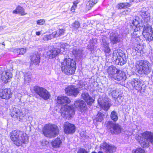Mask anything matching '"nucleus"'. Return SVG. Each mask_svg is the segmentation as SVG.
I'll list each match as a JSON object with an SVG mask.
<instances>
[{
  "mask_svg": "<svg viewBox=\"0 0 153 153\" xmlns=\"http://www.w3.org/2000/svg\"><path fill=\"white\" fill-rule=\"evenodd\" d=\"M70 102V99L65 96H59L57 99V103L62 105L60 109V113L61 116L65 119H69L75 114V110L73 107L67 105Z\"/></svg>",
  "mask_w": 153,
  "mask_h": 153,
  "instance_id": "1",
  "label": "nucleus"
},
{
  "mask_svg": "<svg viewBox=\"0 0 153 153\" xmlns=\"http://www.w3.org/2000/svg\"><path fill=\"white\" fill-rule=\"evenodd\" d=\"M10 136L13 144L17 146H21L22 143L26 144L28 143L27 135L22 132L14 130L10 133Z\"/></svg>",
  "mask_w": 153,
  "mask_h": 153,
  "instance_id": "2",
  "label": "nucleus"
},
{
  "mask_svg": "<svg viewBox=\"0 0 153 153\" xmlns=\"http://www.w3.org/2000/svg\"><path fill=\"white\" fill-rule=\"evenodd\" d=\"M108 77L117 81H124L126 79L125 73L117 68L115 66H109L107 69Z\"/></svg>",
  "mask_w": 153,
  "mask_h": 153,
  "instance_id": "3",
  "label": "nucleus"
},
{
  "mask_svg": "<svg viewBox=\"0 0 153 153\" xmlns=\"http://www.w3.org/2000/svg\"><path fill=\"white\" fill-rule=\"evenodd\" d=\"M61 68L63 73L67 75L74 73L76 68V63L74 60L69 58L65 59L61 62Z\"/></svg>",
  "mask_w": 153,
  "mask_h": 153,
  "instance_id": "4",
  "label": "nucleus"
},
{
  "mask_svg": "<svg viewBox=\"0 0 153 153\" xmlns=\"http://www.w3.org/2000/svg\"><path fill=\"white\" fill-rule=\"evenodd\" d=\"M135 138L139 141L142 147H147L149 146L150 143H153V133L146 131L140 135L137 134Z\"/></svg>",
  "mask_w": 153,
  "mask_h": 153,
  "instance_id": "5",
  "label": "nucleus"
},
{
  "mask_svg": "<svg viewBox=\"0 0 153 153\" xmlns=\"http://www.w3.org/2000/svg\"><path fill=\"white\" fill-rule=\"evenodd\" d=\"M150 63L146 60L137 61L136 63V71L140 74H148L151 71Z\"/></svg>",
  "mask_w": 153,
  "mask_h": 153,
  "instance_id": "6",
  "label": "nucleus"
},
{
  "mask_svg": "<svg viewBox=\"0 0 153 153\" xmlns=\"http://www.w3.org/2000/svg\"><path fill=\"white\" fill-rule=\"evenodd\" d=\"M43 134L46 137H51L56 136L59 132L58 127L51 124L46 125L42 130Z\"/></svg>",
  "mask_w": 153,
  "mask_h": 153,
  "instance_id": "7",
  "label": "nucleus"
},
{
  "mask_svg": "<svg viewBox=\"0 0 153 153\" xmlns=\"http://www.w3.org/2000/svg\"><path fill=\"white\" fill-rule=\"evenodd\" d=\"M60 47V50L58 48H56L50 50L47 52V55L50 58H53L60 53H63V52L65 51L66 49L69 48L70 46L67 44L62 43L61 44Z\"/></svg>",
  "mask_w": 153,
  "mask_h": 153,
  "instance_id": "8",
  "label": "nucleus"
},
{
  "mask_svg": "<svg viewBox=\"0 0 153 153\" xmlns=\"http://www.w3.org/2000/svg\"><path fill=\"white\" fill-rule=\"evenodd\" d=\"M33 90L42 98L47 100L49 98L50 95L45 88L37 86L33 87Z\"/></svg>",
  "mask_w": 153,
  "mask_h": 153,
  "instance_id": "9",
  "label": "nucleus"
},
{
  "mask_svg": "<svg viewBox=\"0 0 153 153\" xmlns=\"http://www.w3.org/2000/svg\"><path fill=\"white\" fill-rule=\"evenodd\" d=\"M143 35L146 40L149 41H152L153 40V33L151 27L147 25L145 26Z\"/></svg>",
  "mask_w": 153,
  "mask_h": 153,
  "instance_id": "10",
  "label": "nucleus"
},
{
  "mask_svg": "<svg viewBox=\"0 0 153 153\" xmlns=\"http://www.w3.org/2000/svg\"><path fill=\"white\" fill-rule=\"evenodd\" d=\"M107 126L109 128L112 134H118L121 131L120 126L118 124L114 123L112 122H108L107 124Z\"/></svg>",
  "mask_w": 153,
  "mask_h": 153,
  "instance_id": "11",
  "label": "nucleus"
},
{
  "mask_svg": "<svg viewBox=\"0 0 153 153\" xmlns=\"http://www.w3.org/2000/svg\"><path fill=\"white\" fill-rule=\"evenodd\" d=\"M116 147L113 145H109L105 142L100 145V149L107 153H113L115 152Z\"/></svg>",
  "mask_w": 153,
  "mask_h": 153,
  "instance_id": "12",
  "label": "nucleus"
},
{
  "mask_svg": "<svg viewBox=\"0 0 153 153\" xmlns=\"http://www.w3.org/2000/svg\"><path fill=\"white\" fill-rule=\"evenodd\" d=\"M63 128L64 131L66 134H73L76 131L75 126L68 122L64 123Z\"/></svg>",
  "mask_w": 153,
  "mask_h": 153,
  "instance_id": "13",
  "label": "nucleus"
},
{
  "mask_svg": "<svg viewBox=\"0 0 153 153\" xmlns=\"http://www.w3.org/2000/svg\"><path fill=\"white\" fill-rule=\"evenodd\" d=\"M12 75V74L9 70H5L0 74V79L4 83H6L10 81Z\"/></svg>",
  "mask_w": 153,
  "mask_h": 153,
  "instance_id": "14",
  "label": "nucleus"
},
{
  "mask_svg": "<svg viewBox=\"0 0 153 153\" xmlns=\"http://www.w3.org/2000/svg\"><path fill=\"white\" fill-rule=\"evenodd\" d=\"M98 102L100 107L105 111L108 110L111 106V104L106 98H100L98 99Z\"/></svg>",
  "mask_w": 153,
  "mask_h": 153,
  "instance_id": "15",
  "label": "nucleus"
},
{
  "mask_svg": "<svg viewBox=\"0 0 153 153\" xmlns=\"http://www.w3.org/2000/svg\"><path fill=\"white\" fill-rule=\"evenodd\" d=\"M65 94L68 95L76 96L79 93L78 88L72 85L67 87L65 89Z\"/></svg>",
  "mask_w": 153,
  "mask_h": 153,
  "instance_id": "16",
  "label": "nucleus"
},
{
  "mask_svg": "<svg viewBox=\"0 0 153 153\" xmlns=\"http://www.w3.org/2000/svg\"><path fill=\"white\" fill-rule=\"evenodd\" d=\"M11 116L14 118H16L21 120L25 114L23 112L18 108H15L13 109L11 114Z\"/></svg>",
  "mask_w": 153,
  "mask_h": 153,
  "instance_id": "17",
  "label": "nucleus"
},
{
  "mask_svg": "<svg viewBox=\"0 0 153 153\" xmlns=\"http://www.w3.org/2000/svg\"><path fill=\"white\" fill-rule=\"evenodd\" d=\"M12 94L10 89H0V97L3 99H8L11 97Z\"/></svg>",
  "mask_w": 153,
  "mask_h": 153,
  "instance_id": "18",
  "label": "nucleus"
},
{
  "mask_svg": "<svg viewBox=\"0 0 153 153\" xmlns=\"http://www.w3.org/2000/svg\"><path fill=\"white\" fill-rule=\"evenodd\" d=\"M74 105L75 107L82 111L86 109V104L82 100H79L75 101Z\"/></svg>",
  "mask_w": 153,
  "mask_h": 153,
  "instance_id": "19",
  "label": "nucleus"
},
{
  "mask_svg": "<svg viewBox=\"0 0 153 153\" xmlns=\"http://www.w3.org/2000/svg\"><path fill=\"white\" fill-rule=\"evenodd\" d=\"M131 83L132 86L137 90L140 91L142 89L143 84L138 79H133Z\"/></svg>",
  "mask_w": 153,
  "mask_h": 153,
  "instance_id": "20",
  "label": "nucleus"
},
{
  "mask_svg": "<svg viewBox=\"0 0 153 153\" xmlns=\"http://www.w3.org/2000/svg\"><path fill=\"white\" fill-rule=\"evenodd\" d=\"M83 50L82 48H74L72 51V53L77 58H82L84 55Z\"/></svg>",
  "mask_w": 153,
  "mask_h": 153,
  "instance_id": "21",
  "label": "nucleus"
},
{
  "mask_svg": "<svg viewBox=\"0 0 153 153\" xmlns=\"http://www.w3.org/2000/svg\"><path fill=\"white\" fill-rule=\"evenodd\" d=\"M82 98L87 103L88 105L92 104L94 101V99L90 96L88 94L87 92H83L81 94Z\"/></svg>",
  "mask_w": 153,
  "mask_h": 153,
  "instance_id": "22",
  "label": "nucleus"
},
{
  "mask_svg": "<svg viewBox=\"0 0 153 153\" xmlns=\"http://www.w3.org/2000/svg\"><path fill=\"white\" fill-rule=\"evenodd\" d=\"M141 16L146 21L149 20L150 18V14L148 11V9L143 7L142 10Z\"/></svg>",
  "mask_w": 153,
  "mask_h": 153,
  "instance_id": "23",
  "label": "nucleus"
},
{
  "mask_svg": "<svg viewBox=\"0 0 153 153\" xmlns=\"http://www.w3.org/2000/svg\"><path fill=\"white\" fill-rule=\"evenodd\" d=\"M110 39L111 42L113 44H116L120 41L119 35L116 33H112L111 34Z\"/></svg>",
  "mask_w": 153,
  "mask_h": 153,
  "instance_id": "24",
  "label": "nucleus"
},
{
  "mask_svg": "<svg viewBox=\"0 0 153 153\" xmlns=\"http://www.w3.org/2000/svg\"><path fill=\"white\" fill-rule=\"evenodd\" d=\"M31 64L35 65H38L40 62V57L39 54H34L31 57Z\"/></svg>",
  "mask_w": 153,
  "mask_h": 153,
  "instance_id": "25",
  "label": "nucleus"
},
{
  "mask_svg": "<svg viewBox=\"0 0 153 153\" xmlns=\"http://www.w3.org/2000/svg\"><path fill=\"white\" fill-rule=\"evenodd\" d=\"M13 13L15 14L19 13L22 16L25 15L27 14L25 13L24 9L20 6H18L16 9L13 11Z\"/></svg>",
  "mask_w": 153,
  "mask_h": 153,
  "instance_id": "26",
  "label": "nucleus"
},
{
  "mask_svg": "<svg viewBox=\"0 0 153 153\" xmlns=\"http://www.w3.org/2000/svg\"><path fill=\"white\" fill-rule=\"evenodd\" d=\"M65 31V30L64 29H59L53 32L52 33L54 38L63 35Z\"/></svg>",
  "mask_w": 153,
  "mask_h": 153,
  "instance_id": "27",
  "label": "nucleus"
},
{
  "mask_svg": "<svg viewBox=\"0 0 153 153\" xmlns=\"http://www.w3.org/2000/svg\"><path fill=\"white\" fill-rule=\"evenodd\" d=\"M62 141L59 138H57L51 142V144L55 148L59 147L62 144Z\"/></svg>",
  "mask_w": 153,
  "mask_h": 153,
  "instance_id": "28",
  "label": "nucleus"
},
{
  "mask_svg": "<svg viewBox=\"0 0 153 153\" xmlns=\"http://www.w3.org/2000/svg\"><path fill=\"white\" fill-rule=\"evenodd\" d=\"M98 0H89L86 4V7L88 10L90 9L97 3Z\"/></svg>",
  "mask_w": 153,
  "mask_h": 153,
  "instance_id": "29",
  "label": "nucleus"
},
{
  "mask_svg": "<svg viewBox=\"0 0 153 153\" xmlns=\"http://www.w3.org/2000/svg\"><path fill=\"white\" fill-rule=\"evenodd\" d=\"M124 55L123 53H120L119 54V58L117 60V62L120 65H123L126 63V61L123 58V56Z\"/></svg>",
  "mask_w": 153,
  "mask_h": 153,
  "instance_id": "30",
  "label": "nucleus"
},
{
  "mask_svg": "<svg viewBox=\"0 0 153 153\" xmlns=\"http://www.w3.org/2000/svg\"><path fill=\"white\" fill-rule=\"evenodd\" d=\"M122 51L120 49H117L114 50L113 51V56L112 57V59L114 61L116 60L117 61V60L119 58V54L120 53H122Z\"/></svg>",
  "mask_w": 153,
  "mask_h": 153,
  "instance_id": "31",
  "label": "nucleus"
},
{
  "mask_svg": "<svg viewBox=\"0 0 153 153\" xmlns=\"http://www.w3.org/2000/svg\"><path fill=\"white\" fill-rule=\"evenodd\" d=\"M13 52L18 54L23 55L25 53L26 49L24 48H16L14 50Z\"/></svg>",
  "mask_w": 153,
  "mask_h": 153,
  "instance_id": "32",
  "label": "nucleus"
},
{
  "mask_svg": "<svg viewBox=\"0 0 153 153\" xmlns=\"http://www.w3.org/2000/svg\"><path fill=\"white\" fill-rule=\"evenodd\" d=\"M104 116L103 114L100 112H98L95 118L96 121L101 122L103 119Z\"/></svg>",
  "mask_w": 153,
  "mask_h": 153,
  "instance_id": "33",
  "label": "nucleus"
},
{
  "mask_svg": "<svg viewBox=\"0 0 153 153\" xmlns=\"http://www.w3.org/2000/svg\"><path fill=\"white\" fill-rule=\"evenodd\" d=\"M131 5L128 3H120L118 4V7L119 9L125 8L130 7Z\"/></svg>",
  "mask_w": 153,
  "mask_h": 153,
  "instance_id": "34",
  "label": "nucleus"
},
{
  "mask_svg": "<svg viewBox=\"0 0 153 153\" xmlns=\"http://www.w3.org/2000/svg\"><path fill=\"white\" fill-rule=\"evenodd\" d=\"M80 2L79 0H76L73 2V5L72 6L71 10L72 12H74L77 7V4Z\"/></svg>",
  "mask_w": 153,
  "mask_h": 153,
  "instance_id": "35",
  "label": "nucleus"
},
{
  "mask_svg": "<svg viewBox=\"0 0 153 153\" xmlns=\"http://www.w3.org/2000/svg\"><path fill=\"white\" fill-rule=\"evenodd\" d=\"M104 50L106 56H109L110 55V53L111 52V50L108 47V44L107 43L106 44V45H105Z\"/></svg>",
  "mask_w": 153,
  "mask_h": 153,
  "instance_id": "36",
  "label": "nucleus"
},
{
  "mask_svg": "<svg viewBox=\"0 0 153 153\" xmlns=\"http://www.w3.org/2000/svg\"><path fill=\"white\" fill-rule=\"evenodd\" d=\"M31 75L30 74L26 73L25 75V82L28 83L31 81Z\"/></svg>",
  "mask_w": 153,
  "mask_h": 153,
  "instance_id": "37",
  "label": "nucleus"
},
{
  "mask_svg": "<svg viewBox=\"0 0 153 153\" xmlns=\"http://www.w3.org/2000/svg\"><path fill=\"white\" fill-rule=\"evenodd\" d=\"M110 117L111 119L114 121H116L118 120L117 114L115 111H113L111 112Z\"/></svg>",
  "mask_w": 153,
  "mask_h": 153,
  "instance_id": "38",
  "label": "nucleus"
},
{
  "mask_svg": "<svg viewBox=\"0 0 153 153\" xmlns=\"http://www.w3.org/2000/svg\"><path fill=\"white\" fill-rule=\"evenodd\" d=\"M132 153H145V152L143 149L141 148H139L133 150Z\"/></svg>",
  "mask_w": 153,
  "mask_h": 153,
  "instance_id": "39",
  "label": "nucleus"
},
{
  "mask_svg": "<svg viewBox=\"0 0 153 153\" xmlns=\"http://www.w3.org/2000/svg\"><path fill=\"white\" fill-rule=\"evenodd\" d=\"M142 46L141 45L138 44H135L134 46V49L138 52H139V51L142 50Z\"/></svg>",
  "mask_w": 153,
  "mask_h": 153,
  "instance_id": "40",
  "label": "nucleus"
},
{
  "mask_svg": "<svg viewBox=\"0 0 153 153\" xmlns=\"http://www.w3.org/2000/svg\"><path fill=\"white\" fill-rule=\"evenodd\" d=\"M53 38V36L52 33L48 35L45 36L43 38V39L45 41H47Z\"/></svg>",
  "mask_w": 153,
  "mask_h": 153,
  "instance_id": "41",
  "label": "nucleus"
},
{
  "mask_svg": "<svg viewBox=\"0 0 153 153\" xmlns=\"http://www.w3.org/2000/svg\"><path fill=\"white\" fill-rule=\"evenodd\" d=\"M36 23L38 25H44L45 21L44 19H40L36 21Z\"/></svg>",
  "mask_w": 153,
  "mask_h": 153,
  "instance_id": "42",
  "label": "nucleus"
},
{
  "mask_svg": "<svg viewBox=\"0 0 153 153\" xmlns=\"http://www.w3.org/2000/svg\"><path fill=\"white\" fill-rule=\"evenodd\" d=\"M72 25L75 28L77 29L80 26V24L78 22L76 21L74 23H72Z\"/></svg>",
  "mask_w": 153,
  "mask_h": 153,
  "instance_id": "43",
  "label": "nucleus"
},
{
  "mask_svg": "<svg viewBox=\"0 0 153 153\" xmlns=\"http://www.w3.org/2000/svg\"><path fill=\"white\" fill-rule=\"evenodd\" d=\"M118 92L117 90H114L112 91L111 94L112 97L114 98H115L118 94Z\"/></svg>",
  "mask_w": 153,
  "mask_h": 153,
  "instance_id": "44",
  "label": "nucleus"
},
{
  "mask_svg": "<svg viewBox=\"0 0 153 153\" xmlns=\"http://www.w3.org/2000/svg\"><path fill=\"white\" fill-rule=\"evenodd\" d=\"M117 100L119 103H121L122 102L123 97L120 95H118V97L116 98Z\"/></svg>",
  "mask_w": 153,
  "mask_h": 153,
  "instance_id": "45",
  "label": "nucleus"
},
{
  "mask_svg": "<svg viewBox=\"0 0 153 153\" xmlns=\"http://www.w3.org/2000/svg\"><path fill=\"white\" fill-rule=\"evenodd\" d=\"M131 11V9L129 8H128L123 12L122 14L123 15H127Z\"/></svg>",
  "mask_w": 153,
  "mask_h": 153,
  "instance_id": "46",
  "label": "nucleus"
},
{
  "mask_svg": "<svg viewBox=\"0 0 153 153\" xmlns=\"http://www.w3.org/2000/svg\"><path fill=\"white\" fill-rule=\"evenodd\" d=\"M132 24L134 25L137 27L139 24V22L137 19H134L132 22Z\"/></svg>",
  "mask_w": 153,
  "mask_h": 153,
  "instance_id": "47",
  "label": "nucleus"
},
{
  "mask_svg": "<svg viewBox=\"0 0 153 153\" xmlns=\"http://www.w3.org/2000/svg\"><path fill=\"white\" fill-rule=\"evenodd\" d=\"M77 153H88L85 150L83 149H80L78 152Z\"/></svg>",
  "mask_w": 153,
  "mask_h": 153,
  "instance_id": "48",
  "label": "nucleus"
},
{
  "mask_svg": "<svg viewBox=\"0 0 153 153\" xmlns=\"http://www.w3.org/2000/svg\"><path fill=\"white\" fill-rule=\"evenodd\" d=\"M132 39H135V40H136L137 41H139V40H140V38L138 36H136V37H135L134 35L132 36Z\"/></svg>",
  "mask_w": 153,
  "mask_h": 153,
  "instance_id": "49",
  "label": "nucleus"
},
{
  "mask_svg": "<svg viewBox=\"0 0 153 153\" xmlns=\"http://www.w3.org/2000/svg\"><path fill=\"white\" fill-rule=\"evenodd\" d=\"M4 39L3 38H1L0 39V44H2L3 45H5L4 43Z\"/></svg>",
  "mask_w": 153,
  "mask_h": 153,
  "instance_id": "50",
  "label": "nucleus"
},
{
  "mask_svg": "<svg viewBox=\"0 0 153 153\" xmlns=\"http://www.w3.org/2000/svg\"><path fill=\"white\" fill-rule=\"evenodd\" d=\"M48 142L46 140H43L42 142V146H45L48 144Z\"/></svg>",
  "mask_w": 153,
  "mask_h": 153,
  "instance_id": "51",
  "label": "nucleus"
},
{
  "mask_svg": "<svg viewBox=\"0 0 153 153\" xmlns=\"http://www.w3.org/2000/svg\"><path fill=\"white\" fill-rule=\"evenodd\" d=\"M143 0H130V2H134L136 3L139 2Z\"/></svg>",
  "mask_w": 153,
  "mask_h": 153,
  "instance_id": "52",
  "label": "nucleus"
},
{
  "mask_svg": "<svg viewBox=\"0 0 153 153\" xmlns=\"http://www.w3.org/2000/svg\"><path fill=\"white\" fill-rule=\"evenodd\" d=\"M40 34L41 33L39 31H38L36 32V35L39 36Z\"/></svg>",
  "mask_w": 153,
  "mask_h": 153,
  "instance_id": "53",
  "label": "nucleus"
},
{
  "mask_svg": "<svg viewBox=\"0 0 153 153\" xmlns=\"http://www.w3.org/2000/svg\"><path fill=\"white\" fill-rule=\"evenodd\" d=\"M92 153H96V152H92ZM98 153H103V152H102V151H99V152H98Z\"/></svg>",
  "mask_w": 153,
  "mask_h": 153,
  "instance_id": "54",
  "label": "nucleus"
}]
</instances>
